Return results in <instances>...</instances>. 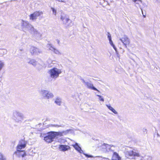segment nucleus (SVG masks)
I'll return each instance as SVG.
<instances>
[{
  "mask_svg": "<svg viewBox=\"0 0 160 160\" xmlns=\"http://www.w3.org/2000/svg\"><path fill=\"white\" fill-rule=\"evenodd\" d=\"M43 94L45 95V96L47 98H51L53 97V94L50 92H48L47 91L44 90L43 92Z\"/></svg>",
  "mask_w": 160,
  "mask_h": 160,
  "instance_id": "9",
  "label": "nucleus"
},
{
  "mask_svg": "<svg viewBox=\"0 0 160 160\" xmlns=\"http://www.w3.org/2000/svg\"><path fill=\"white\" fill-rule=\"evenodd\" d=\"M0 160H6V159L1 153H0Z\"/></svg>",
  "mask_w": 160,
  "mask_h": 160,
  "instance_id": "17",
  "label": "nucleus"
},
{
  "mask_svg": "<svg viewBox=\"0 0 160 160\" xmlns=\"http://www.w3.org/2000/svg\"><path fill=\"white\" fill-rule=\"evenodd\" d=\"M60 19L63 24L66 25L67 27L69 26L70 23L72 22V21L66 16H61Z\"/></svg>",
  "mask_w": 160,
  "mask_h": 160,
  "instance_id": "4",
  "label": "nucleus"
},
{
  "mask_svg": "<svg viewBox=\"0 0 160 160\" xmlns=\"http://www.w3.org/2000/svg\"><path fill=\"white\" fill-rule=\"evenodd\" d=\"M54 52L56 54L58 53H59V52L58 50H56L55 48H53Z\"/></svg>",
  "mask_w": 160,
  "mask_h": 160,
  "instance_id": "25",
  "label": "nucleus"
},
{
  "mask_svg": "<svg viewBox=\"0 0 160 160\" xmlns=\"http://www.w3.org/2000/svg\"><path fill=\"white\" fill-rule=\"evenodd\" d=\"M51 9L52 10L53 13L54 14V15H56V10H55L54 8H52Z\"/></svg>",
  "mask_w": 160,
  "mask_h": 160,
  "instance_id": "21",
  "label": "nucleus"
},
{
  "mask_svg": "<svg viewBox=\"0 0 160 160\" xmlns=\"http://www.w3.org/2000/svg\"><path fill=\"white\" fill-rule=\"evenodd\" d=\"M120 40L122 41L125 46L127 47V46L129 45L130 43V41L127 37L125 36L124 37L120 39Z\"/></svg>",
  "mask_w": 160,
  "mask_h": 160,
  "instance_id": "6",
  "label": "nucleus"
},
{
  "mask_svg": "<svg viewBox=\"0 0 160 160\" xmlns=\"http://www.w3.org/2000/svg\"><path fill=\"white\" fill-rule=\"evenodd\" d=\"M55 102L58 105H60L61 102L60 99L57 98L55 101Z\"/></svg>",
  "mask_w": 160,
  "mask_h": 160,
  "instance_id": "16",
  "label": "nucleus"
},
{
  "mask_svg": "<svg viewBox=\"0 0 160 160\" xmlns=\"http://www.w3.org/2000/svg\"><path fill=\"white\" fill-rule=\"evenodd\" d=\"M59 148L61 151L64 152L70 149V147L68 145H60L59 146Z\"/></svg>",
  "mask_w": 160,
  "mask_h": 160,
  "instance_id": "8",
  "label": "nucleus"
},
{
  "mask_svg": "<svg viewBox=\"0 0 160 160\" xmlns=\"http://www.w3.org/2000/svg\"><path fill=\"white\" fill-rule=\"evenodd\" d=\"M97 96L99 97V99L100 101H104V99L101 96L99 95H98Z\"/></svg>",
  "mask_w": 160,
  "mask_h": 160,
  "instance_id": "20",
  "label": "nucleus"
},
{
  "mask_svg": "<svg viewBox=\"0 0 160 160\" xmlns=\"http://www.w3.org/2000/svg\"><path fill=\"white\" fill-rule=\"evenodd\" d=\"M109 147V145L107 144L104 143L102 146V149L107 150V148Z\"/></svg>",
  "mask_w": 160,
  "mask_h": 160,
  "instance_id": "14",
  "label": "nucleus"
},
{
  "mask_svg": "<svg viewBox=\"0 0 160 160\" xmlns=\"http://www.w3.org/2000/svg\"><path fill=\"white\" fill-rule=\"evenodd\" d=\"M133 1L136 3H138L139 2L140 3H142V1L141 0H133Z\"/></svg>",
  "mask_w": 160,
  "mask_h": 160,
  "instance_id": "19",
  "label": "nucleus"
},
{
  "mask_svg": "<svg viewBox=\"0 0 160 160\" xmlns=\"http://www.w3.org/2000/svg\"><path fill=\"white\" fill-rule=\"evenodd\" d=\"M27 142L24 139H21L19 142V144L16 147V151L21 150V149L24 148L26 146Z\"/></svg>",
  "mask_w": 160,
  "mask_h": 160,
  "instance_id": "3",
  "label": "nucleus"
},
{
  "mask_svg": "<svg viewBox=\"0 0 160 160\" xmlns=\"http://www.w3.org/2000/svg\"><path fill=\"white\" fill-rule=\"evenodd\" d=\"M72 146L77 150L79 152H80L81 150V148L79 146L77 143H76L75 144L72 145Z\"/></svg>",
  "mask_w": 160,
  "mask_h": 160,
  "instance_id": "13",
  "label": "nucleus"
},
{
  "mask_svg": "<svg viewBox=\"0 0 160 160\" xmlns=\"http://www.w3.org/2000/svg\"><path fill=\"white\" fill-rule=\"evenodd\" d=\"M61 73V70L54 68L49 71L50 77L52 78H56L58 77L59 75Z\"/></svg>",
  "mask_w": 160,
  "mask_h": 160,
  "instance_id": "2",
  "label": "nucleus"
},
{
  "mask_svg": "<svg viewBox=\"0 0 160 160\" xmlns=\"http://www.w3.org/2000/svg\"><path fill=\"white\" fill-rule=\"evenodd\" d=\"M37 49H38L34 47H32L30 49V53L32 54H33L37 52Z\"/></svg>",
  "mask_w": 160,
  "mask_h": 160,
  "instance_id": "11",
  "label": "nucleus"
},
{
  "mask_svg": "<svg viewBox=\"0 0 160 160\" xmlns=\"http://www.w3.org/2000/svg\"><path fill=\"white\" fill-rule=\"evenodd\" d=\"M108 108L111 110L112 112L115 114L117 113V112L115 111V110L111 106H107Z\"/></svg>",
  "mask_w": 160,
  "mask_h": 160,
  "instance_id": "15",
  "label": "nucleus"
},
{
  "mask_svg": "<svg viewBox=\"0 0 160 160\" xmlns=\"http://www.w3.org/2000/svg\"><path fill=\"white\" fill-rule=\"evenodd\" d=\"M87 85L88 88H90L92 89L93 90H94L99 92V91L96 88H95L93 86L92 84L88 83L87 84Z\"/></svg>",
  "mask_w": 160,
  "mask_h": 160,
  "instance_id": "12",
  "label": "nucleus"
},
{
  "mask_svg": "<svg viewBox=\"0 0 160 160\" xmlns=\"http://www.w3.org/2000/svg\"><path fill=\"white\" fill-rule=\"evenodd\" d=\"M4 66V63L0 60V70L2 69Z\"/></svg>",
  "mask_w": 160,
  "mask_h": 160,
  "instance_id": "18",
  "label": "nucleus"
},
{
  "mask_svg": "<svg viewBox=\"0 0 160 160\" xmlns=\"http://www.w3.org/2000/svg\"><path fill=\"white\" fill-rule=\"evenodd\" d=\"M110 44L113 46V48H114V49H115V47L114 46V45H113V42L112 41V40L111 39V41H109Z\"/></svg>",
  "mask_w": 160,
  "mask_h": 160,
  "instance_id": "22",
  "label": "nucleus"
},
{
  "mask_svg": "<svg viewBox=\"0 0 160 160\" xmlns=\"http://www.w3.org/2000/svg\"><path fill=\"white\" fill-rule=\"evenodd\" d=\"M85 155L86 156V157L88 158H92V156L90 155H88L87 154H85Z\"/></svg>",
  "mask_w": 160,
  "mask_h": 160,
  "instance_id": "26",
  "label": "nucleus"
},
{
  "mask_svg": "<svg viewBox=\"0 0 160 160\" xmlns=\"http://www.w3.org/2000/svg\"><path fill=\"white\" fill-rule=\"evenodd\" d=\"M61 133L58 132H50L44 137V140L48 143H51L53 139L57 136L61 135Z\"/></svg>",
  "mask_w": 160,
  "mask_h": 160,
  "instance_id": "1",
  "label": "nucleus"
},
{
  "mask_svg": "<svg viewBox=\"0 0 160 160\" xmlns=\"http://www.w3.org/2000/svg\"><path fill=\"white\" fill-rule=\"evenodd\" d=\"M143 17H145V16L143 15Z\"/></svg>",
  "mask_w": 160,
  "mask_h": 160,
  "instance_id": "27",
  "label": "nucleus"
},
{
  "mask_svg": "<svg viewBox=\"0 0 160 160\" xmlns=\"http://www.w3.org/2000/svg\"><path fill=\"white\" fill-rule=\"evenodd\" d=\"M31 64H32L33 65H36V62L34 61H31L29 62Z\"/></svg>",
  "mask_w": 160,
  "mask_h": 160,
  "instance_id": "24",
  "label": "nucleus"
},
{
  "mask_svg": "<svg viewBox=\"0 0 160 160\" xmlns=\"http://www.w3.org/2000/svg\"><path fill=\"white\" fill-rule=\"evenodd\" d=\"M108 38L109 41H111V35L109 32L108 33Z\"/></svg>",
  "mask_w": 160,
  "mask_h": 160,
  "instance_id": "23",
  "label": "nucleus"
},
{
  "mask_svg": "<svg viewBox=\"0 0 160 160\" xmlns=\"http://www.w3.org/2000/svg\"><path fill=\"white\" fill-rule=\"evenodd\" d=\"M42 13H43L42 12L39 11H35L29 15L30 19L32 20H35L38 17L40 16Z\"/></svg>",
  "mask_w": 160,
  "mask_h": 160,
  "instance_id": "5",
  "label": "nucleus"
},
{
  "mask_svg": "<svg viewBox=\"0 0 160 160\" xmlns=\"http://www.w3.org/2000/svg\"><path fill=\"white\" fill-rule=\"evenodd\" d=\"M112 160H121V158L118 154L116 152H114L112 155Z\"/></svg>",
  "mask_w": 160,
  "mask_h": 160,
  "instance_id": "10",
  "label": "nucleus"
},
{
  "mask_svg": "<svg viewBox=\"0 0 160 160\" xmlns=\"http://www.w3.org/2000/svg\"><path fill=\"white\" fill-rule=\"evenodd\" d=\"M14 153L18 155V157L23 158L27 155L26 153L25 150L16 151Z\"/></svg>",
  "mask_w": 160,
  "mask_h": 160,
  "instance_id": "7",
  "label": "nucleus"
}]
</instances>
